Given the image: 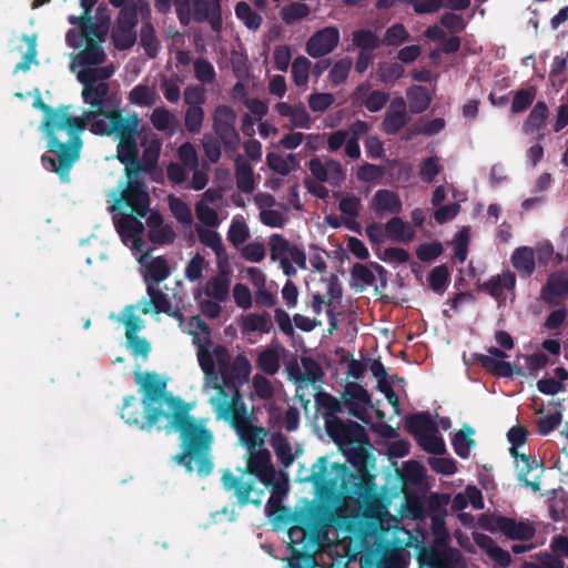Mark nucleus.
Returning <instances> with one entry per match:
<instances>
[{"instance_id": "obj_1", "label": "nucleus", "mask_w": 568, "mask_h": 568, "mask_svg": "<svg viewBox=\"0 0 568 568\" xmlns=\"http://www.w3.org/2000/svg\"><path fill=\"white\" fill-rule=\"evenodd\" d=\"M33 106L44 113L41 130L47 140V149L58 158L54 160L49 155H42L41 162L57 173L61 181L68 182L70 170L80 158L85 119L71 114V105L60 104L52 108L40 97L33 101Z\"/></svg>"}, {"instance_id": "obj_2", "label": "nucleus", "mask_w": 568, "mask_h": 568, "mask_svg": "<svg viewBox=\"0 0 568 568\" xmlns=\"http://www.w3.org/2000/svg\"><path fill=\"white\" fill-rule=\"evenodd\" d=\"M174 412L170 413L164 428L179 434L181 452L174 457L189 473L196 470L201 477L209 476L214 467L212 446L214 436L204 420L190 414V406L183 399H172Z\"/></svg>"}, {"instance_id": "obj_3", "label": "nucleus", "mask_w": 568, "mask_h": 568, "mask_svg": "<svg viewBox=\"0 0 568 568\" xmlns=\"http://www.w3.org/2000/svg\"><path fill=\"white\" fill-rule=\"evenodd\" d=\"M333 511L329 505L320 503L296 511L294 525L288 529L291 559L288 568H314L315 554L321 540L327 537Z\"/></svg>"}, {"instance_id": "obj_4", "label": "nucleus", "mask_w": 568, "mask_h": 568, "mask_svg": "<svg viewBox=\"0 0 568 568\" xmlns=\"http://www.w3.org/2000/svg\"><path fill=\"white\" fill-rule=\"evenodd\" d=\"M229 397L222 385H216V396L210 399L216 419L229 423L248 452L262 448L268 430L252 424V413L247 412L242 394Z\"/></svg>"}, {"instance_id": "obj_5", "label": "nucleus", "mask_w": 568, "mask_h": 568, "mask_svg": "<svg viewBox=\"0 0 568 568\" xmlns=\"http://www.w3.org/2000/svg\"><path fill=\"white\" fill-rule=\"evenodd\" d=\"M140 119L136 113L128 118L123 116L122 110H112L106 113V119L92 121L91 131L95 134L110 136L115 134L119 139L116 145V159L124 165L125 175L134 174L133 166L138 165L139 146L136 136L139 133Z\"/></svg>"}, {"instance_id": "obj_6", "label": "nucleus", "mask_w": 568, "mask_h": 568, "mask_svg": "<svg viewBox=\"0 0 568 568\" xmlns=\"http://www.w3.org/2000/svg\"><path fill=\"white\" fill-rule=\"evenodd\" d=\"M312 481L318 497L323 500H334L339 494L355 493L359 478L345 464L334 463L328 469L326 456L320 457L312 467L307 478Z\"/></svg>"}, {"instance_id": "obj_7", "label": "nucleus", "mask_w": 568, "mask_h": 568, "mask_svg": "<svg viewBox=\"0 0 568 568\" xmlns=\"http://www.w3.org/2000/svg\"><path fill=\"white\" fill-rule=\"evenodd\" d=\"M214 354L219 364V373L223 382V388L232 390V397L241 394L240 386L248 381L252 366L246 356L240 354L232 362H229V353L224 346H216Z\"/></svg>"}, {"instance_id": "obj_8", "label": "nucleus", "mask_w": 568, "mask_h": 568, "mask_svg": "<svg viewBox=\"0 0 568 568\" xmlns=\"http://www.w3.org/2000/svg\"><path fill=\"white\" fill-rule=\"evenodd\" d=\"M134 395L125 396L121 408V418L129 425L138 427L141 430L150 432L163 419H168L170 413L161 407L153 408L149 405H142Z\"/></svg>"}, {"instance_id": "obj_9", "label": "nucleus", "mask_w": 568, "mask_h": 568, "mask_svg": "<svg viewBox=\"0 0 568 568\" xmlns=\"http://www.w3.org/2000/svg\"><path fill=\"white\" fill-rule=\"evenodd\" d=\"M134 381L140 386V390L143 393L142 405H149L153 408L161 407L164 409V405L169 407L168 413H172L175 409V405H172V399H181L166 393V382L154 372H135Z\"/></svg>"}, {"instance_id": "obj_10", "label": "nucleus", "mask_w": 568, "mask_h": 568, "mask_svg": "<svg viewBox=\"0 0 568 568\" xmlns=\"http://www.w3.org/2000/svg\"><path fill=\"white\" fill-rule=\"evenodd\" d=\"M221 481L226 491L233 493L240 507H244L248 504L256 507L262 505L266 488L256 487L254 480H244L242 476H236L231 470L226 469L222 475Z\"/></svg>"}, {"instance_id": "obj_11", "label": "nucleus", "mask_w": 568, "mask_h": 568, "mask_svg": "<svg viewBox=\"0 0 568 568\" xmlns=\"http://www.w3.org/2000/svg\"><path fill=\"white\" fill-rule=\"evenodd\" d=\"M325 429L342 452L358 444H369L364 426L353 420L344 422L341 418L327 420Z\"/></svg>"}, {"instance_id": "obj_12", "label": "nucleus", "mask_w": 568, "mask_h": 568, "mask_svg": "<svg viewBox=\"0 0 568 568\" xmlns=\"http://www.w3.org/2000/svg\"><path fill=\"white\" fill-rule=\"evenodd\" d=\"M128 181L121 191L119 204H124L132 210V213L140 217H145L149 212L150 196L145 184L138 179L136 174L125 175Z\"/></svg>"}, {"instance_id": "obj_13", "label": "nucleus", "mask_w": 568, "mask_h": 568, "mask_svg": "<svg viewBox=\"0 0 568 568\" xmlns=\"http://www.w3.org/2000/svg\"><path fill=\"white\" fill-rule=\"evenodd\" d=\"M483 527L491 532L500 531L510 540L527 541L536 535V528L532 524L524 520L518 521L503 515L491 516L488 524L483 525Z\"/></svg>"}, {"instance_id": "obj_14", "label": "nucleus", "mask_w": 568, "mask_h": 568, "mask_svg": "<svg viewBox=\"0 0 568 568\" xmlns=\"http://www.w3.org/2000/svg\"><path fill=\"white\" fill-rule=\"evenodd\" d=\"M236 113L225 104L215 108L213 115V130L225 148H233L240 141L235 129Z\"/></svg>"}, {"instance_id": "obj_15", "label": "nucleus", "mask_w": 568, "mask_h": 568, "mask_svg": "<svg viewBox=\"0 0 568 568\" xmlns=\"http://www.w3.org/2000/svg\"><path fill=\"white\" fill-rule=\"evenodd\" d=\"M275 468L271 460V453L266 448L248 452L244 474L254 476L266 489L273 483Z\"/></svg>"}, {"instance_id": "obj_16", "label": "nucleus", "mask_w": 568, "mask_h": 568, "mask_svg": "<svg viewBox=\"0 0 568 568\" xmlns=\"http://www.w3.org/2000/svg\"><path fill=\"white\" fill-rule=\"evenodd\" d=\"M339 31L336 27H325L310 37L305 50L312 58H322L338 45Z\"/></svg>"}, {"instance_id": "obj_17", "label": "nucleus", "mask_w": 568, "mask_h": 568, "mask_svg": "<svg viewBox=\"0 0 568 568\" xmlns=\"http://www.w3.org/2000/svg\"><path fill=\"white\" fill-rule=\"evenodd\" d=\"M231 282V267L226 262L219 261L217 273L205 283L204 294L217 302H224L229 297Z\"/></svg>"}, {"instance_id": "obj_18", "label": "nucleus", "mask_w": 568, "mask_h": 568, "mask_svg": "<svg viewBox=\"0 0 568 568\" xmlns=\"http://www.w3.org/2000/svg\"><path fill=\"white\" fill-rule=\"evenodd\" d=\"M110 87L106 82H99L94 85H90L88 88H83L82 98L83 101L91 105L93 111L85 112L82 118L85 119V123L88 120H98V119H106V113L111 111H104L103 105L105 98L109 93Z\"/></svg>"}, {"instance_id": "obj_19", "label": "nucleus", "mask_w": 568, "mask_h": 568, "mask_svg": "<svg viewBox=\"0 0 568 568\" xmlns=\"http://www.w3.org/2000/svg\"><path fill=\"white\" fill-rule=\"evenodd\" d=\"M408 122L405 100L402 97L393 99L382 123L383 131L388 135L397 134Z\"/></svg>"}, {"instance_id": "obj_20", "label": "nucleus", "mask_w": 568, "mask_h": 568, "mask_svg": "<svg viewBox=\"0 0 568 568\" xmlns=\"http://www.w3.org/2000/svg\"><path fill=\"white\" fill-rule=\"evenodd\" d=\"M343 398L349 413L358 418H363L364 413L372 406L369 393L357 383H348L345 387Z\"/></svg>"}, {"instance_id": "obj_21", "label": "nucleus", "mask_w": 568, "mask_h": 568, "mask_svg": "<svg viewBox=\"0 0 568 568\" xmlns=\"http://www.w3.org/2000/svg\"><path fill=\"white\" fill-rule=\"evenodd\" d=\"M143 153L140 158L138 155V165L133 166V173L140 175L141 173L151 174L156 170L161 150L162 142L158 138H153L146 142H142Z\"/></svg>"}, {"instance_id": "obj_22", "label": "nucleus", "mask_w": 568, "mask_h": 568, "mask_svg": "<svg viewBox=\"0 0 568 568\" xmlns=\"http://www.w3.org/2000/svg\"><path fill=\"white\" fill-rule=\"evenodd\" d=\"M518 458L524 463L520 469L518 479L527 487H530L535 493L540 490L539 477L544 473L542 462L537 460L530 455L519 454Z\"/></svg>"}, {"instance_id": "obj_23", "label": "nucleus", "mask_w": 568, "mask_h": 568, "mask_svg": "<svg viewBox=\"0 0 568 568\" xmlns=\"http://www.w3.org/2000/svg\"><path fill=\"white\" fill-rule=\"evenodd\" d=\"M372 209L377 215L385 213L399 214L403 210V202L396 192L382 189L374 194Z\"/></svg>"}, {"instance_id": "obj_24", "label": "nucleus", "mask_w": 568, "mask_h": 568, "mask_svg": "<svg viewBox=\"0 0 568 568\" xmlns=\"http://www.w3.org/2000/svg\"><path fill=\"white\" fill-rule=\"evenodd\" d=\"M405 429L415 439L426 433H438V427L429 412H417L404 417Z\"/></svg>"}, {"instance_id": "obj_25", "label": "nucleus", "mask_w": 568, "mask_h": 568, "mask_svg": "<svg viewBox=\"0 0 568 568\" xmlns=\"http://www.w3.org/2000/svg\"><path fill=\"white\" fill-rule=\"evenodd\" d=\"M475 358L481 367L495 376L506 378H511L514 374L525 376L521 367L514 368L509 362L503 359L498 361L484 354H476Z\"/></svg>"}, {"instance_id": "obj_26", "label": "nucleus", "mask_w": 568, "mask_h": 568, "mask_svg": "<svg viewBox=\"0 0 568 568\" xmlns=\"http://www.w3.org/2000/svg\"><path fill=\"white\" fill-rule=\"evenodd\" d=\"M567 294L568 280L560 276H550L541 288V298L551 306L559 305Z\"/></svg>"}, {"instance_id": "obj_27", "label": "nucleus", "mask_w": 568, "mask_h": 568, "mask_svg": "<svg viewBox=\"0 0 568 568\" xmlns=\"http://www.w3.org/2000/svg\"><path fill=\"white\" fill-rule=\"evenodd\" d=\"M315 407L322 414L325 425H327V420L331 422L339 418L337 414L342 412L341 402L329 393L323 390L315 395Z\"/></svg>"}, {"instance_id": "obj_28", "label": "nucleus", "mask_w": 568, "mask_h": 568, "mask_svg": "<svg viewBox=\"0 0 568 568\" xmlns=\"http://www.w3.org/2000/svg\"><path fill=\"white\" fill-rule=\"evenodd\" d=\"M235 180L237 189L243 193H252L254 191V173L251 163L239 155L235 159Z\"/></svg>"}, {"instance_id": "obj_29", "label": "nucleus", "mask_w": 568, "mask_h": 568, "mask_svg": "<svg viewBox=\"0 0 568 568\" xmlns=\"http://www.w3.org/2000/svg\"><path fill=\"white\" fill-rule=\"evenodd\" d=\"M511 263L521 277H529L535 271V256L532 248L521 246L514 251Z\"/></svg>"}, {"instance_id": "obj_30", "label": "nucleus", "mask_w": 568, "mask_h": 568, "mask_svg": "<svg viewBox=\"0 0 568 568\" xmlns=\"http://www.w3.org/2000/svg\"><path fill=\"white\" fill-rule=\"evenodd\" d=\"M146 292L150 296V301L145 303V305L141 308L142 314H148L151 311V307L156 314L168 313L171 311V303L168 298V295L163 293L159 287H156L153 283H148Z\"/></svg>"}, {"instance_id": "obj_31", "label": "nucleus", "mask_w": 568, "mask_h": 568, "mask_svg": "<svg viewBox=\"0 0 568 568\" xmlns=\"http://www.w3.org/2000/svg\"><path fill=\"white\" fill-rule=\"evenodd\" d=\"M302 365L304 372H301L297 366L291 372L295 382H306L307 384H314L322 379L324 373L321 365L315 359L312 357H303Z\"/></svg>"}, {"instance_id": "obj_32", "label": "nucleus", "mask_w": 568, "mask_h": 568, "mask_svg": "<svg viewBox=\"0 0 568 568\" xmlns=\"http://www.w3.org/2000/svg\"><path fill=\"white\" fill-rule=\"evenodd\" d=\"M385 232L397 242H410L416 235L415 229L398 216L392 217L385 224Z\"/></svg>"}, {"instance_id": "obj_33", "label": "nucleus", "mask_w": 568, "mask_h": 568, "mask_svg": "<svg viewBox=\"0 0 568 568\" xmlns=\"http://www.w3.org/2000/svg\"><path fill=\"white\" fill-rule=\"evenodd\" d=\"M353 45L359 49V52L374 53L381 45V38L371 29L361 28L352 33Z\"/></svg>"}, {"instance_id": "obj_34", "label": "nucleus", "mask_w": 568, "mask_h": 568, "mask_svg": "<svg viewBox=\"0 0 568 568\" xmlns=\"http://www.w3.org/2000/svg\"><path fill=\"white\" fill-rule=\"evenodd\" d=\"M242 328L245 332L268 334L273 329L272 316L268 312L261 314L250 313L243 317Z\"/></svg>"}, {"instance_id": "obj_35", "label": "nucleus", "mask_w": 568, "mask_h": 568, "mask_svg": "<svg viewBox=\"0 0 568 568\" xmlns=\"http://www.w3.org/2000/svg\"><path fill=\"white\" fill-rule=\"evenodd\" d=\"M409 110L414 114H419L429 108L432 95L429 90L423 85H414L407 90Z\"/></svg>"}, {"instance_id": "obj_36", "label": "nucleus", "mask_w": 568, "mask_h": 568, "mask_svg": "<svg viewBox=\"0 0 568 568\" xmlns=\"http://www.w3.org/2000/svg\"><path fill=\"white\" fill-rule=\"evenodd\" d=\"M516 285V276L514 273L506 271L501 275L493 276L483 284V288L494 297H500L504 290H513Z\"/></svg>"}, {"instance_id": "obj_37", "label": "nucleus", "mask_w": 568, "mask_h": 568, "mask_svg": "<svg viewBox=\"0 0 568 568\" xmlns=\"http://www.w3.org/2000/svg\"><path fill=\"white\" fill-rule=\"evenodd\" d=\"M475 433L474 428L469 425H465L460 430H458L452 439V445L454 447L455 453L462 457L467 458L471 448L475 447L476 442L470 438V436Z\"/></svg>"}, {"instance_id": "obj_38", "label": "nucleus", "mask_w": 568, "mask_h": 568, "mask_svg": "<svg viewBox=\"0 0 568 568\" xmlns=\"http://www.w3.org/2000/svg\"><path fill=\"white\" fill-rule=\"evenodd\" d=\"M480 539H477V544L486 548L487 555L500 567L506 568L511 562L510 554L501 547L494 544L489 536L481 535Z\"/></svg>"}, {"instance_id": "obj_39", "label": "nucleus", "mask_w": 568, "mask_h": 568, "mask_svg": "<svg viewBox=\"0 0 568 568\" xmlns=\"http://www.w3.org/2000/svg\"><path fill=\"white\" fill-rule=\"evenodd\" d=\"M85 48L79 54V62L82 65H99L102 64L106 54L101 45L93 39L88 40Z\"/></svg>"}, {"instance_id": "obj_40", "label": "nucleus", "mask_w": 568, "mask_h": 568, "mask_svg": "<svg viewBox=\"0 0 568 568\" xmlns=\"http://www.w3.org/2000/svg\"><path fill=\"white\" fill-rule=\"evenodd\" d=\"M549 111L547 104L544 101H538L524 123L525 131L527 133H535L539 131L544 126Z\"/></svg>"}, {"instance_id": "obj_41", "label": "nucleus", "mask_w": 568, "mask_h": 568, "mask_svg": "<svg viewBox=\"0 0 568 568\" xmlns=\"http://www.w3.org/2000/svg\"><path fill=\"white\" fill-rule=\"evenodd\" d=\"M366 445L367 444H358L343 450V454L346 456L347 462L361 475H365L367 473L368 450L365 447Z\"/></svg>"}, {"instance_id": "obj_42", "label": "nucleus", "mask_w": 568, "mask_h": 568, "mask_svg": "<svg viewBox=\"0 0 568 568\" xmlns=\"http://www.w3.org/2000/svg\"><path fill=\"white\" fill-rule=\"evenodd\" d=\"M271 445L278 462L284 467H288L293 463L294 456L292 453L291 444L288 443L286 436H284L282 433H274L271 438Z\"/></svg>"}, {"instance_id": "obj_43", "label": "nucleus", "mask_w": 568, "mask_h": 568, "mask_svg": "<svg viewBox=\"0 0 568 568\" xmlns=\"http://www.w3.org/2000/svg\"><path fill=\"white\" fill-rule=\"evenodd\" d=\"M235 14L250 30H257L263 22L262 16L245 1L236 3Z\"/></svg>"}, {"instance_id": "obj_44", "label": "nucleus", "mask_w": 568, "mask_h": 568, "mask_svg": "<svg viewBox=\"0 0 568 568\" xmlns=\"http://www.w3.org/2000/svg\"><path fill=\"white\" fill-rule=\"evenodd\" d=\"M156 99V92L146 84H138L129 93V101L139 106H152Z\"/></svg>"}, {"instance_id": "obj_45", "label": "nucleus", "mask_w": 568, "mask_h": 568, "mask_svg": "<svg viewBox=\"0 0 568 568\" xmlns=\"http://www.w3.org/2000/svg\"><path fill=\"white\" fill-rule=\"evenodd\" d=\"M256 366L267 375H275L280 367V354L273 348L262 351L256 359Z\"/></svg>"}, {"instance_id": "obj_46", "label": "nucleus", "mask_w": 568, "mask_h": 568, "mask_svg": "<svg viewBox=\"0 0 568 568\" xmlns=\"http://www.w3.org/2000/svg\"><path fill=\"white\" fill-rule=\"evenodd\" d=\"M140 43L145 54L155 58L158 54L159 42L155 36V29L151 22H144L140 30Z\"/></svg>"}, {"instance_id": "obj_47", "label": "nucleus", "mask_w": 568, "mask_h": 568, "mask_svg": "<svg viewBox=\"0 0 568 568\" xmlns=\"http://www.w3.org/2000/svg\"><path fill=\"white\" fill-rule=\"evenodd\" d=\"M409 40V33L403 23H395L386 29L381 45L399 47Z\"/></svg>"}, {"instance_id": "obj_48", "label": "nucleus", "mask_w": 568, "mask_h": 568, "mask_svg": "<svg viewBox=\"0 0 568 568\" xmlns=\"http://www.w3.org/2000/svg\"><path fill=\"white\" fill-rule=\"evenodd\" d=\"M197 361L201 369L203 371L205 377L207 379L217 382L219 372L215 368V362L212 353L204 345H200L197 349ZM217 383H215L214 387L216 388Z\"/></svg>"}, {"instance_id": "obj_49", "label": "nucleus", "mask_w": 568, "mask_h": 568, "mask_svg": "<svg viewBox=\"0 0 568 568\" xmlns=\"http://www.w3.org/2000/svg\"><path fill=\"white\" fill-rule=\"evenodd\" d=\"M150 121L155 130L165 132L176 122L175 115L164 106L155 108L150 116Z\"/></svg>"}, {"instance_id": "obj_50", "label": "nucleus", "mask_w": 568, "mask_h": 568, "mask_svg": "<svg viewBox=\"0 0 568 568\" xmlns=\"http://www.w3.org/2000/svg\"><path fill=\"white\" fill-rule=\"evenodd\" d=\"M194 77L202 84H212L216 80V72L213 64L203 58L193 61Z\"/></svg>"}, {"instance_id": "obj_51", "label": "nucleus", "mask_w": 568, "mask_h": 568, "mask_svg": "<svg viewBox=\"0 0 568 568\" xmlns=\"http://www.w3.org/2000/svg\"><path fill=\"white\" fill-rule=\"evenodd\" d=\"M449 277L450 274L446 264L434 267L428 275L430 288L438 294H443L449 283Z\"/></svg>"}, {"instance_id": "obj_52", "label": "nucleus", "mask_w": 568, "mask_h": 568, "mask_svg": "<svg viewBox=\"0 0 568 568\" xmlns=\"http://www.w3.org/2000/svg\"><path fill=\"white\" fill-rule=\"evenodd\" d=\"M416 442L428 454L442 455L446 452L445 443L437 433H426L416 438Z\"/></svg>"}, {"instance_id": "obj_53", "label": "nucleus", "mask_w": 568, "mask_h": 568, "mask_svg": "<svg viewBox=\"0 0 568 568\" xmlns=\"http://www.w3.org/2000/svg\"><path fill=\"white\" fill-rule=\"evenodd\" d=\"M311 10L307 4L301 2H292L281 10V18L286 24H292L306 18Z\"/></svg>"}, {"instance_id": "obj_54", "label": "nucleus", "mask_w": 568, "mask_h": 568, "mask_svg": "<svg viewBox=\"0 0 568 568\" xmlns=\"http://www.w3.org/2000/svg\"><path fill=\"white\" fill-rule=\"evenodd\" d=\"M148 270V278L152 281L154 284H158L164 281L170 275V268L168 262L164 257L158 256L154 257L149 265Z\"/></svg>"}, {"instance_id": "obj_55", "label": "nucleus", "mask_w": 568, "mask_h": 568, "mask_svg": "<svg viewBox=\"0 0 568 568\" xmlns=\"http://www.w3.org/2000/svg\"><path fill=\"white\" fill-rule=\"evenodd\" d=\"M268 488H272V495L266 503V510L268 511L270 515H273L276 510L283 509L281 505V498L283 495L286 494L287 489L285 484L277 478L276 471L274 480L272 484L268 485Z\"/></svg>"}, {"instance_id": "obj_56", "label": "nucleus", "mask_w": 568, "mask_h": 568, "mask_svg": "<svg viewBox=\"0 0 568 568\" xmlns=\"http://www.w3.org/2000/svg\"><path fill=\"white\" fill-rule=\"evenodd\" d=\"M199 240L205 246L212 248L220 260L222 255L225 253L224 245L222 243V239L216 231L202 229L197 231Z\"/></svg>"}, {"instance_id": "obj_57", "label": "nucleus", "mask_w": 568, "mask_h": 568, "mask_svg": "<svg viewBox=\"0 0 568 568\" xmlns=\"http://www.w3.org/2000/svg\"><path fill=\"white\" fill-rule=\"evenodd\" d=\"M311 61L300 55L292 63V78L297 87L305 85L308 81Z\"/></svg>"}, {"instance_id": "obj_58", "label": "nucleus", "mask_w": 568, "mask_h": 568, "mask_svg": "<svg viewBox=\"0 0 568 568\" xmlns=\"http://www.w3.org/2000/svg\"><path fill=\"white\" fill-rule=\"evenodd\" d=\"M270 251L272 261H281L283 257H288L293 246L290 242L281 234H273L270 237Z\"/></svg>"}, {"instance_id": "obj_59", "label": "nucleus", "mask_w": 568, "mask_h": 568, "mask_svg": "<svg viewBox=\"0 0 568 568\" xmlns=\"http://www.w3.org/2000/svg\"><path fill=\"white\" fill-rule=\"evenodd\" d=\"M138 21V6L130 1L120 10L115 27L135 30Z\"/></svg>"}, {"instance_id": "obj_60", "label": "nucleus", "mask_w": 568, "mask_h": 568, "mask_svg": "<svg viewBox=\"0 0 568 568\" xmlns=\"http://www.w3.org/2000/svg\"><path fill=\"white\" fill-rule=\"evenodd\" d=\"M204 121V110L202 106L187 108L184 115V126L187 132L196 134L201 132Z\"/></svg>"}, {"instance_id": "obj_61", "label": "nucleus", "mask_w": 568, "mask_h": 568, "mask_svg": "<svg viewBox=\"0 0 568 568\" xmlns=\"http://www.w3.org/2000/svg\"><path fill=\"white\" fill-rule=\"evenodd\" d=\"M170 210L173 216L182 224L190 225L193 216L190 206L179 197L171 196L169 199Z\"/></svg>"}, {"instance_id": "obj_62", "label": "nucleus", "mask_w": 568, "mask_h": 568, "mask_svg": "<svg viewBox=\"0 0 568 568\" xmlns=\"http://www.w3.org/2000/svg\"><path fill=\"white\" fill-rule=\"evenodd\" d=\"M114 45L119 50L132 48L136 41V32L132 29L115 27L112 32Z\"/></svg>"}, {"instance_id": "obj_63", "label": "nucleus", "mask_w": 568, "mask_h": 568, "mask_svg": "<svg viewBox=\"0 0 568 568\" xmlns=\"http://www.w3.org/2000/svg\"><path fill=\"white\" fill-rule=\"evenodd\" d=\"M183 80L179 77L175 78H166L163 77L161 79V90L166 101L170 103H176L181 99V90H180V83H182Z\"/></svg>"}, {"instance_id": "obj_64", "label": "nucleus", "mask_w": 568, "mask_h": 568, "mask_svg": "<svg viewBox=\"0 0 568 568\" xmlns=\"http://www.w3.org/2000/svg\"><path fill=\"white\" fill-rule=\"evenodd\" d=\"M535 97H536V93L532 88L518 90L513 98L511 112L513 113L524 112L532 104Z\"/></svg>"}]
</instances>
